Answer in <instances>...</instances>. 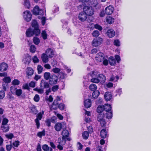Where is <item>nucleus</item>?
Wrapping results in <instances>:
<instances>
[{"mask_svg": "<svg viewBox=\"0 0 151 151\" xmlns=\"http://www.w3.org/2000/svg\"><path fill=\"white\" fill-rule=\"evenodd\" d=\"M33 41L34 43L36 45H38L40 42V39L36 37H34L33 38Z\"/></svg>", "mask_w": 151, "mask_h": 151, "instance_id": "nucleus-46", "label": "nucleus"}, {"mask_svg": "<svg viewBox=\"0 0 151 151\" xmlns=\"http://www.w3.org/2000/svg\"><path fill=\"white\" fill-rule=\"evenodd\" d=\"M87 18V15L83 11L81 12L78 15V18L81 22L85 21Z\"/></svg>", "mask_w": 151, "mask_h": 151, "instance_id": "nucleus-11", "label": "nucleus"}, {"mask_svg": "<svg viewBox=\"0 0 151 151\" xmlns=\"http://www.w3.org/2000/svg\"><path fill=\"white\" fill-rule=\"evenodd\" d=\"M7 64L5 63H2L0 65V71H5L7 70Z\"/></svg>", "mask_w": 151, "mask_h": 151, "instance_id": "nucleus-20", "label": "nucleus"}, {"mask_svg": "<svg viewBox=\"0 0 151 151\" xmlns=\"http://www.w3.org/2000/svg\"><path fill=\"white\" fill-rule=\"evenodd\" d=\"M114 19L110 16H108L106 17V21L109 24H111L114 22Z\"/></svg>", "mask_w": 151, "mask_h": 151, "instance_id": "nucleus-29", "label": "nucleus"}, {"mask_svg": "<svg viewBox=\"0 0 151 151\" xmlns=\"http://www.w3.org/2000/svg\"><path fill=\"white\" fill-rule=\"evenodd\" d=\"M104 106L103 105L99 106L97 109V111L98 113L100 114H102V112L104 111Z\"/></svg>", "mask_w": 151, "mask_h": 151, "instance_id": "nucleus-31", "label": "nucleus"}, {"mask_svg": "<svg viewBox=\"0 0 151 151\" xmlns=\"http://www.w3.org/2000/svg\"><path fill=\"white\" fill-rule=\"evenodd\" d=\"M33 62L35 63H38L39 62V60L37 56H34L32 58Z\"/></svg>", "mask_w": 151, "mask_h": 151, "instance_id": "nucleus-49", "label": "nucleus"}, {"mask_svg": "<svg viewBox=\"0 0 151 151\" xmlns=\"http://www.w3.org/2000/svg\"><path fill=\"white\" fill-rule=\"evenodd\" d=\"M58 105H55V104H53V103L50 106V108L51 110H55L58 108Z\"/></svg>", "mask_w": 151, "mask_h": 151, "instance_id": "nucleus-51", "label": "nucleus"}, {"mask_svg": "<svg viewBox=\"0 0 151 151\" xmlns=\"http://www.w3.org/2000/svg\"><path fill=\"white\" fill-rule=\"evenodd\" d=\"M41 59L44 63H46L48 61V56L46 53H43L41 55Z\"/></svg>", "mask_w": 151, "mask_h": 151, "instance_id": "nucleus-17", "label": "nucleus"}, {"mask_svg": "<svg viewBox=\"0 0 151 151\" xmlns=\"http://www.w3.org/2000/svg\"><path fill=\"white\" fill-rule=\"evenodd\" d=\"M42 149L44 151H48L50 148L47 145H44L42 147Z\"/></svg>", "mask_w": 151, "mask_h": 151, "instance_id": "nucleus-48", "label": "nucleus"}, {"mask_svg": "<svg viewBox=\"0 0 151 151\" xmlns=\"http://www.w3.org/2000/svg\"><path fill=\"white\" fill-rule=\"evenodd\" d=\"M26 72L27 77L29 78V76H31L33 75L34 70L31 68L28 67L26 70Z\"/></svg>", "mask_w": 151, "mask_h": 151, "instance_id": "nucleus-14", "label": "nucleus"}, {"mask_svg": "<svg viewBox=\"0 0 151 151\" xmlns=\"http://www.w3.org/2000/svg\"><path fill=\"white\" fill-rule=\"evenodd\" d=\"M52 71L53 73H58L60 72V69L58 68H53L52 69Z\"/></svg>", "mask_w": 151, "mask_h": 151, "instance_id": "nucleus-50", "label": "nucleus"}, {"mask_svg": "<svg viewBox=\"0 0 151 151\" xmlns=\"http://www.w3.org/2000/svg\"><path fill=\"white\" fill-rule=\"evenodd\" d=\"M59 88V86L56 85L53 86L52 88V90L53 91L55 92L58 90Z\"/></svg>", "mask_w": 151, "mask_h": 151, "instance_id": "nucleus-56", "label": "nucleus"}, {"mask_svg": "<svg viewBox=\"0 0 151 151\" xmlns=\"http://www.w3.org/2000/svg\"><path fill=\"white\" fill-rule=\"evenodd\" d=\"M12 83L14 85H18L19 84L20 82L17 79H14L12 81Z\"/></svg>", "mask_w": 151, "mask_h": 151, "instance_id": "nucleus-53", "label": "nucleus"}, {"mask_svg": "<svg viewBox=\"0 0 151 151\" xmlns=\"http://www.w3.org/2000/svg\"><path fill=\"white\" fill-rule=\"evenodd\" d=\"M119 79V77L118 76H116L115 77L114 76L112 75L110 78V81H114L115 82H116Z\"/></svg>", "mask_w": 151, "mask_h": 151, "instance_id": "nucleus-35", "label": "nucleus"}, {"mask_svg": "<svg viewBox=\"0 0 151 151\" xmlns=\"http://www.w3.org/2000/svg\"><path fill=\"white\" fill-rule=\"evenodd\" d=\"M58 77L55 75H51L49 80V83L51 86L55 85L58 81Z\"/></svg>", "mask_w": 151, "mask_h": 151, "instance_id": "nucleus-7", "label": "nucleus"}, {"mask_svg": "<svg viewBox=\"0 0 151 151\" xmlns=\"http://www.w3.org/2000/svg\"><path fill=\"white\" fill-rule=\"evenodd\" d=\"M34 100L36 102H38L40 100L39 96L37 94H36L34 98Z\"/></svg>", "mask_w": 151, "mask_h": 151, "instance_id": "nucleus-58", "label": "nucleus"}, {"mask_svg": "<svg viewBox=\"0 0 151 151\" xmlns=\"http://www.w3.org/2000/svg\"><path fill=\"white\" fill-rule=\"evenodd\" d=\"M8 120L7 119L4 118L3 119L2 122V125H5L8 123Z\"/></svg>", "mask_w": 151, "mask_h": 151, "instance_id": "nucleus-61", "label": "nucleus"}, {"mask_svg": "<svg viewBox=\"0 0 151 151\" xmlns=\"http://www.w3.org/2000/svg\"><path fill=\"white\" fill-rule=\"evenodd\" d=\"M43 68L40 65H38L37 67V70L38 71V73L40 74L42 73V71Z\"/></svg>", "mask_w": 151, "mask_h": 151, "instance_id": "nucleus-44", "label": "nucleus"}, {"mask_svg": "<svg viewBox=\"0 0 151 151\" xmlns=\"http://www.w3.org/2000/svg\"><path fill=\"white\" fill-rule=\"evenodd\" d=\"M104 98L106 101H110L112 98V96L109 92H106L104 95Z\"/></svg>", "mask_w": 151, "mask_h": 151, "instance_id": "nucleus-23", "label": "nucleus"}, {"mask_svg": "<svg viewBox=\"0 0 151 151\" xmlns=\"http://www.w3.org/2000/svg\"><path fill=\"white\" fill-rule=\"evenodd\" d=\"M58 76L60 79H64L66 77V75L63 72H60Z\"/></svg>", "mask_w": 151, "mask_h": 151, "instance_id": "nucleus-37", "label": "nucleus"}, {"mask_svg": "<svg viewBox=\"0 0 151 151\" xmlns=\"http://www.w3.org/2000/svg\"><path fill=\"white\" fill-rule=\"evenodd\" d=\"M51 76L50 73L49 72H45L44 75V78L46 80L49 79Z\"/></svg>", "mask_w": 151, "mask_h": 151, "instance_id": "nucleus-34", "label": "nucleus"}, {"mask_svg": "<svg viewBox=\"0 0 151 151\" xmlns=\"http://www.w3.org/2000/svg\"><path fill=\"white\" fill-rule=\"evenodd\" d=\"M32 15L31 13L28 11H25L23 13V17L24 19L27 22L31 19Z\"/></svg>", "mask_w": 151, "mask_h": 151, "instance_id": "nucleus-10", "label": "nucleus"}, {"mask_svg": "<svg viewBox=\"0 0 151 151\" xmlns=\"http://www.w3.org/2000/svg\"><path fill=\"white\" fill-rule=\"evenodd\" d=\"M54 128L56 131L59 132L61 130V129H66V123L63 122L60 123H57L55 125Z\"/></svg>", "mask_w": 151, "mask_h": 151, "instance_id": "nucleus-5", "label": "nucleus"}, {"mask_svg": "<svg viewBox=\"0 0 151 151\" xmlns=\"http://www.w3.org/2000/svg\"><path fill=\"white\" fill-rule=\"evenodd\" d=\"M110 64L111 65H114L116 63V60L113 57L111 56L109 59Z\"/></svg>", "mask_w": 151, "mask_h": 151, "instance_id": "nucleus-27", "label": "nucleus"}, {"mask_svg": "<svg viewBox=\"0 0 151 151\" xmlns=\"http://www.w3.org/2000/svg\"><path fill=\"white\" fill-rule=\"evenodd\" d=\"M104 54L102 52H99L97 54L95 57V60L98 62H101L104 58Z\"/></svg>", "mask_w": 151, "mask_h": 151, "instance_id": "nucleus-12", "label": "nucleus"}, {"mask_svg": "<svg viewBox=\"0 0 151 151\" xmlns=\"http://www.w3.org/2000/svg\"><path fill=\"white\" fill-rule=\"evenodd\" d=\"M45 53L49 56L50 58H52L54 55V51L51 49H47Z\"/></svg>", "mask_w": 151, "mask_h": 151, "instance_id": "nucleus-18", "label": "nucleus"}, {"mask_svg": "<svg viewBox=\"0 0 151 151\" xmlns=\"http://www.w3.org/2000/svg\"><path fill=\"white\" fill-rule=\"evenodd\" d=\"M102 41V39L100 37L94 38L92 42V45L94 47L98 46L101 45Z\"/></svg>", "mask_w": 151, "mask_h": 151, "instance_id": "nucleus-8", "label": "nucleus"}, {"mask_svg": "<svg viewBox=\"0 0 151 151\" xmlns=\"http://www.w3.org/2000/svg\"><path fill=\"white\" fill-rule=\"evenodd\" d=\"M3 81L6 83H7L10 82L11 79L9 77H5L3 79Z\"/></svg>", "mask_w": 151, "mask_h": 151, "instance_id": "nucleus-47", "label": "nucleus"}, {"mask_svg": "<svg viewBox=\"0 0 151 151\" xmlns=\"http://www.w3.org/2000/svg\"><path fill=\"white\" fill-rule=\"evenodd\" d=\"M33 13L35 15H41L44 13L43 10L40 9L39 7L37 6H35L33 10Z\"/></svg>", "mask_w": 151, "mask_h": 151, "instance_id": "nucleus-9", "label": "nucleus"}, {"mask_svg": "<svg viewBox=\"0 0 151 151\" xmlns=\"http://www.w3.org/2000/svg\"><path fill=\"white\" fill-rule=\"evenodd\" d=\"M61 100L60 97L59 96H57L56 99L54 101L53 104L58 105L59 104L61 103Z\"/></svg>", "mask_w": 151, "mask_h": 151, "instance_id": "nucleus-30", "label": "nucleus"}, {"mask_svg": "<svg viewBox=\"0 0 151 151\" xmlns=\"http://www.w3.org/2000/svg\"><path fill=\"white\" fill-rule=\"evenodd\" d=\"M45 134V132L44 130L42 132H40L37 133V135L39 137L41 138L42 136H44Z\"/></svg>", "mask_w": 151, "mask_h": 151, "instance_id": "nucleus-42", "label": "nucleus"}, {"mask_svg": "<svg viewBox=\"0 0 151 151\" xmlns=\"http://www.w3.org/2000/svg\"><path fill=\"white\" fill-rule=\"evenodd\" d=\"M91 105V102L90 99H88L85 100L84 101V105L86 108L90 107Z\"/></svg>", "mask_w": 151, "mask_h": 151, "instance_id": "nucleus-24", "label": "nucleus"}, {"mask_svg": "<svg viewBox=\"0 0 151 151\" xmlns=\"http://www.w3.org/2000/svg\"><path fill=\"white\" fill-rule=\"evenodd\" d=\"M29 86L34 88L35 86V83L34 81H31L29 84Z\"/></svg>", "mask_w": 151, "mask_h": 151, "instance_id": "nucleus-64", "label": "nucleus"}, {"mask_svg": "<svg viewBox=\"0 0 151 151\" xmlns=\"http://www.w3.org/2000/svg\"><path fill=\"white\" fill-rule=\"evenodd\" d=\"M99 122L102 127H104L105 126L106 122L104 119L102 120Z\"/></svg>", "mask_w": 151, "mask_h": 151, "instance_id": "nucleus-63", "label": "nucleus"}, {"mask_svg": "<svg viewBox=\"0 0 151 151\" xmlns=\"http://www.w3.org/2000/svg\"><path fill=\"white\" fill-rule=\"evenodd\" d=\"M97 78L99 80V82H104L106 80L105 76L102 74H98L97 76Z\"/></svg>", "mask_w": 151, "mask_h": 151, "instance_id": "nucleus-26", "label": "nucleus"}, {"mask_svg": "<svg viewBox=\"0 0 151 151\" xmlns=\"http://www.w3.org/2000/svg\"><path fill=\"white\" fill-rule=\"evenodd\" d=\"M10 89L11 92L13 94H15V92L17 90L16 87L14 85L11 86Z\"/></svg>", "mask_w": 151, "mask_h": 151, "instance_id": "nucleus-38", "label": "nucleus"}, {"mask_svg": "<svg viewBox=\"0 0 151 151\" xmlns=\"http://www.w3.org/2000/svg\"><path fill=\"white\" fill-rule=\"evenodd\" d=\"M89 1L87 2H88V4L91 5V6H93L94 7H96L98 4V1L97 0H88Z\"/></svg>", "mask_w": 151, "mask_h": 151, "instance_id": "nucleus-22", "label": "nucleus"}, {"mask_svg": "<svg viewBox=\"0 0 151 151\" xmlns=\"http://www.w3.org/2000/svg\"><path fill=\"white\" fill-rule=\"evenodd\" d=\"M104 106L105 111L104 113L105 114L106 118L108 119H111L112 117V112L111 110V105L109 104H105Z\"/></svg>", "mask_w": 151, "mask_h": 151, "instance_id": "nucleus-2", "label": "nucleus"}, {"mask_svg": "<svg viewBox=\"0 0 151 151\" xmlns=\"http://www.w3.org/2000/svg\"><path fill=\"white\" fill-rule=\"evenodd\" d=\"M31 60V57L28 55L25 57L22 60L23 62L25 64H29Z\"/></svg>", "mask_w": 151, "mask_h": 151, "instance_id": "nucleus-21", "label": "nucleus"}, {"mask_svg": "<svg viewBox=\"0 0 151 151\" xmlns=\"http://www.w3.org/2000/svg\"><path fill=\"white\" fill-rule=\"evenodd\" d=\"M114 45L116 46H119L120 45V41L118 40H115L114 42Z\"/></svg>", "mask_w": 151, "mask_h": 151, "instance_id": "nucleus-60", "label": "nucleus"}, {"mask_svg": "<svg viewBox=\"0 0 151 151\" xmlns=\"http://www.w3.org/2000/svg\"><path fill=\"white\" fill-rule=\"evenodd\" d=\"M34 90L38 92L39 93L42 94L44 92V91L42 88L41 89L36 88L34 89Z\"/></svg>", "mask_w": 151, "mask_h": 151, "instance_id": "nucleus-52", "label": "nucleus"}, {"mask_svg": "<svg viewBox=\"0 0 151 151\" xmlns=\"http://www.w3.org/2000/svg\"><path fill=\"white\" fill-rule=\"evenodd\" d=\"M24 6L29 9L30 6L29 1L28 0H24Z\"/></svg>", "mask_w": 151, "mask_h": 151, "instance_id": "nucleus-43", "label": "nucleus"}, {"mask_svg": "<svg viewBox=\"0 0 151 151\" xmlns=\"http://www.w3.org/2000/svg\"><path fill=\"white\" fill-rule=\"evenodd\" d=\"M92 35L94 37H97L99 35V32L98 30L94 31L92 33Z\"/></svg>", "mask_w": 151, "mask_h": 151, "instance_id": "nucleus-54", "label": "nucleus"}, {"mask_svg": "<svg viewBox=\"0 0 151 151\" xmlns=\"http://www.w3.org/2000/svg\"><path fill=\"white\" fill-rule=\"evenodd\" d=\"M12 145L14 147H17L19 145V142L18 141H15L13 143Z\"/></svg>", "mask_w": 151, "mask_h": 151, "instance_id": "nucleus-62", "label": "nucleus"}, {"mask_svg": "<svg viewBox=\"0 0 151 151\" xmlns=\"http://www.w3.org/2000/svg\"><path fill=\"white\" fill-rule=\"evenodd\" d=\"M41 35L44 40H46L47 39V35L45 30L42 31Z\"/></svg>", "mask_w": 151, "mask_h": 151, "instance_id": "nucleus-36", "label": "nucleus"}, {"mask_svg": "<svg viewBox=\"0 0 151 151\" xmlns=\"http://www.w3.org/2000/svg\"><path fill=\"white\" fill-rule=\"evenodd\" d=\"M83 11L87 16H90L93 14L94 10L92 7L91 6H84L83 8Z\"/></svg>", "mask_w": 151, "mask_h": 151, "instance_id": "nucleus-4", "label": "nucleus"}, {"mask_svg": "<svg viewBox=\"0 0 151 151\" xmlns=\"http://www.w3.org/2000/svg\"><path fill=\"white\" fill-rule=\"evenodd\" d=\"M104 114H99L98 116L97 119L99 122L101 121L102 120L104 119Z\"/></svg>", "mask_w": 151, "mask_h": 151, "instance_id": "nucleus-41", "label": "nucleus"}, {"mask_svg": "<svg viewBox=\"0 0 151 151\" xmlns=\"http://www.w3.org/2000/svg\"><path fill=\"white\" fill-rule=\"evenodd\" d=\"M44 13L43 14H42L41 15H39L38 16V18L41 19L42 23L43 25H44L46 21V18L44 16Z\"/></svg>", "mask_w": 151, "mask_h": 151, "instance_id": "nucleus-28", "label": "nucleus"}, {"mask_svg": "<svg viewBox=\"0 0 151 151\" xmlns=\"http://www.w3.org/2000/svg\"><path fill=\"white\" fill-rule=\"evenodd\" d=\"M89 136V133L88 132L85 131L82 134V136L84 139H88Z\"/></svg>", "mask_w": 151, "mask_h": 151, "instance_id": "nucleus-40", "label": "nucleus"}, {"mask_svg": "<svg viewBox=\"0 0 151 151\" xmlns=\"http://www.w3.org/2000/svg\"><path fill=\"white\" fill-rule=\"evenodd\" d=\"M22 93V91L21 89H17L14 94H15L18 97H19L21 96V97L24 98L25 97V96L24 94L21 95Z\"/></svg>", "mask_w": 151, "mask_h": 151, "instance_id": "nucleus-19", "label": "nucleus"}, {"mask_svg": "<svg viewBox=\"0 0 151 151\" xmlns=\"http://www.w3.org/2000/svg\"><path fill=\"white\" fill-rule=\"evenodd\" d=\"M32 27L33 28L32 30L31 28L28 29L26 31V34L27 37H29L32 36L33 35L37 36L40 33V31L39 28V26L37 21L33 20L32 23Z\"/></svg>", "mask_w": 151, "mask_h": 151, "instance_id": "nucleus-1", "label": "nucleus"}, {"mask_svg": "<svg viewBox=\"0 0 151 151\" xmlns=\"http://www.w3.org/2000/svg\"><path fill=\"white\" fill-rule=\"evenodd\" d=\"M5 96V93L4 91H0V99H2Z\"/></svg>", "mask_w": 151, "mask_h": 151, "instance_id": "nucleus-59", "label": "nucleus"}, {"mask_svg": "<svg viewBox=\"0 0 151 151\" xmlns=\"http://www.w3.org/2000/svg\"><path fill=\"white\" fill-rule=\"evenodd\" d=\"M1 128L4 132H6L9 130V127L8 126H4V125H2L1 126Z\"/></svg>", "mask_w": 151, "mask_h": 151, "instance_id": "nucleus-45", "label": "nucleus"}, {"mask_svg": "<svg viewBox=\"0 0 151 151\" xmlns=\"http://www.w3.org/2000/svg\"><path fill=\"white\" fill-rule=\"evenodd\" d=\"M44 112L43 111H42L38 113L36 115V118L35 119V121L36 123L37 127V128L38 129L40 127V123L39 121L40 120L42 117L43 115L44 114Z\"/></svg>", "mask_w": 151, "mask_h": 151, "instance_id": "nucleus-6", "label": "nucleus"}, {"mask_svg": "<svg viewBox=\"0 0 151 151\" xmlns=\"http://www.w3.org/2000/svg\"><path fill=\"white\" fill-rule=\"evenodd\" d=\"M58 105V108L60 110H63L64 109L65 107V106L64 104L61 103Z\"/></svg>", "mask_w": 151, "mask_h": 151, "instance_id": "nucleus-55", "label": "nucleus"}, {"mask_svg": "<svg viewBox=\"0 0 151 151\" xmlns=\"http://www.w3.org/2000/svg\"><path fill=\"white\" fill-rule=\"evenodd\" d=\"M49 83L44 81L42 80L40 84V86L42 89L47 88L49 87Z\"/></svg>", "mask_w": 151, "mask_h": 151, "instance_id": "nucleus-15", "label": "nucleus"}, {"mask_svg": "<svg viewBox=\"0 0 151 151\" xmlns=\"http://www.w3.org/2000/svg\"><path fill=\"white\" fill-rule=\"evenodd\" d=\"M100 94V92L98 91H94L92 93V97L94 98H97Z\"/></svg>", "mask_w": 151, "mask_h": 151, "instance_id": "nucleus-33", "label": "nucleus"}, {"mask_svg": "<svg viewBox=\"0 0 151 151\" xmlns=\"http://www.w3.org/2000/svg\"><path fill=\"white\" fill-rule=\"evenodd\" d=\"M107 36L109 37H112L115 35V32L112 29H109L106 32Z\"/></svg>", "mask_w": 151, "mask_h": 151, "instance_id": "nucleus-16", "label": "nucleus"}, {"mask_svg": "<svg viewBox=\"0 0 151 151\" xmlns=\"http://www.w3.org/2000/svg\"><path fill=\"white\" fill-rule=\"evenodd\" d=\"M89 89L92 91H94L97 89V86L94 84H91L89 86Z\"/></svg>", "mask_w": 151, "mask_h": 151, "instance_id": "nucleus-32", "label": "nucleus"}, {"mask_svg": "<svg viewBox=\"0 0 151 151\" xmlns=\"http://www.w3.org/2000/svg\"><path fill=\"white\" fill-rule=\"evenodd\" d=\"M36 50V48L35 45H32L30 46V51L32 53H35Z\"/></svg>", "mask_w": 151, "mask_h": 151, "instance_id": "nucleus-39", "label": "nucleus"}, {"mask_svg": "<svg viewBox=\"0 0 151 151\" xmlns=\"http://www.w3.org/2000/svg\"><path fill=\"white\" fill-rule=\"evenodd\" d=\"M91 81L92 82L97 83L99 82V80L98 78H93L91 80Z\"/></svg>", "mask_w": 151, "mask_h": 151, "instance_id": "nucleus-57", "label": "nucleus"}, {"mask_svg": "<svg viewBox=\"0 0 151 151\" xmlns=\"http://www.w3.org/2000/svg\"><path fill=\"white\" fill-rule=\"evenodd\" d=\"M69 133L68 130L65 129L63 130L61 133V135L62 136V141L60 142L59 141V138L58 139V141L59 144L62 145H64L65 143L66 139H67L69 141H70V139L69 138H67L69 136Z\"/></svg>", "mask_w": 151, "mask_h": 151, "instance_id": "nucleus-3", "label": "nucleus"}, {"mask_svg": "<svg viewBox=\"0 0 151 151\" xmlns=\"http://www.w3.org/2000/svg\"><path fill=\"white\" fill-rule=\"evenodd\" d=\"M100 135L101 137L103 138H105L108 136L106 129H103L101 130L100 132Z\"/></svg>", "mask_w": 151, "mask_h": 151, "instance_id": "nucleus-25", "label": "nucleus"}, {"mask_svg": "<svg viewBox=\"0 0 151 151\" xmlns=\"http://www.w3.org/2000/svg\"><path fill=\"white\" fill-rule=\"evenodd\" d=\"M114 11V8L110 5L107 7L105 9V13L108 15H111L112 14Z\"/></svg>", "mask_w": 151, "mask_h": 151, "instance_id": "nucleus-13", "label": "nucleus"}]
</instances>
